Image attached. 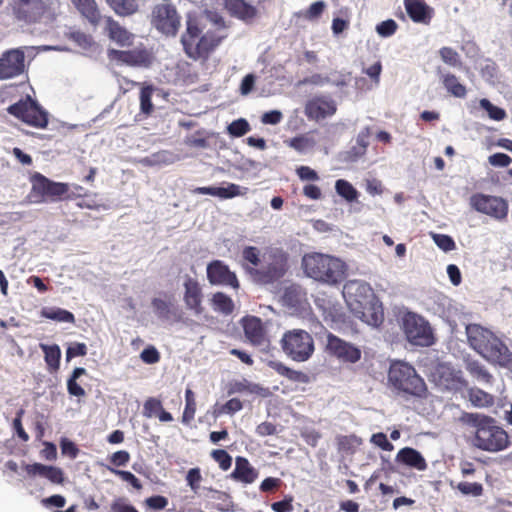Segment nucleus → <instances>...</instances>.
I'll return each mask as SVG.
<instances>
[{
    "label": "nucleus",
    "mask_w": 512,
    "mask_h": 512,
    "mask_svg": "<svg viewBox=\"0 0 512 512\" xmlns=\"http://www.w3.org/2000/svg\"><path fill=\"white\" fill-rule=\"evenodd\" d=\"M242 258L246 274L259 285L278 282L289 269V254L278 247L266 248L261 253L255 246H246L242 250Z\"/></svg>",
    "instance_id": "nucleus-1"
},
{
    "label": "nucleus",
    "mask_w": 512,
    "mask_h": 512,
    "mask_svg": "<svg viewBox=\"0 0 512 512\" xmlns=\"http://www.w3.org/2000/svg\"><path fill=\"white\" fill-rule=\"evenodd\" d=\"M461 420L475 427L473 445L483 451L499 452L506 449L509 444L507 432L494 418L479 413H463Z\"/></svg>",
    "instance_id": "nucleus-2"
},
{
    "label": "nucleus",
    "mask_w": 512,
    "mask_h": 512,
    "mask_svg": "<svg viewBox=\"0 0 512 512\" xmlns=\"http://www.w3.org/2000/svg\"><path fill=\"white\" fill-rule=\"evenodd\" d=\"M466 334L470 346L488 362L508 367L512 362V353L507 345L492 331L479 324H469Z\"/></svg>",
    "instance_id": "nucleus-3"
},
{
    "label": "nucleus",
    "mask_w": 512,
    "mask_h": 512,
    "mask_svg": "<svg viewBox=\"0 0 512 512\" xmlns=\"http://www.w3.org/2000/svg\"><path fill=\"white\" fill-rule=\"evenodd\" d=\"M302 268L309 278L334 286L345 279L347 265L337 257L313 252L303 256Z\"/></svg>",
    "instance_id": "nucleus-4"
},
{
    "label": "nucleus",
    "mask_w": 512,
    "mask_h": 512,
    "mask_svg": "<svg viewBox=\"0 0 512 512\" xmlns=\"http://www.w3.org/2000/svg\"><path fill=\"white\" fill-rule=\"evenodd\" d=\"M345 293L349 301H354L357 306L352 309L359 314V318L373 327L380 326L384 321L382 305L375 301L370 285L363 281L353 280L345 286ZM353 306V302H349Z\"/></svg>",
    "instance_id": "nucleus-5"
},
{
    "label": "nucleus",
    "mask_w": 512,
    "mask_h": 512,
    "mask_svg": "<svg viewBox=\"0 0 512 512\" xmlns=\"http://www.w3.org/2000/svg\"><path fill=\"white\" fill-rule=\"evenodd\" d=\"M388 382L398 395L405 398H424L427 394L424 379L405 361L396 360L390 364Z\"/></svg>",
    "instance_id": "nucleus-6"
},
{
    "label": "nucleus",
    "mask_w": 512,
    "mask_h": 512,
    "mask_svg": "<svg viewBox=\"0 0 512 512\" xmlns=\"http://www.w3.org/2000/svg\"><path fill=\"white\" fill-rule=\"evenodd\" d=\"M30 182L29 199L32 203L59 202L72 198L68 183L55 182L39 172L31 175Z\"/></svg>",
    "instance_id": "nucleus-7"
},
{
    "label": "nucleus",
    "mask_w": 512,
    "mask_h": 512,
    "mask_svg": "<svg viewBox=\"0 0 512 512\" xmlns=\"http://www.w3.org/2000/svg\"><path fill=\"white\" fill-rule=\"evenodd\" d=\"M280 345L284 354L296 362L309 360L315 352L312 335L303 329L286 331L280 340Z\"/></svg>",
    "instance_id": "nucleus-8"
},
{
    "label": "nucleus",
    "mask_w": 512,
    "mask_h": 512,
    "mask_svg": "<svg viewBox=\"0 0 512 512\" xmlns=\"http://www.w3.org/2000/svg\"><path fill=\"white\" fill-rule=\"evenodd\" d=\"M12 19L22 25L40 23L49 12L45 0H11L7 7Z\"/></svg>",
    "instance_id": "nucleus-9"
},
{
    "label": "nucleus",
    "mask_w": 512,
    "mask_h": 512,
    "mask_svg": "<svg viewBox=\"0 0 512 512\" xmlns=\"http://www.w3.org/2000/svg\"><path fill=\"white\" fill-rule=\"evenodd\" d=\"M7 111L29 126L43 129L48 125V113L30 96L10 105Z\"/></svg>",
    "instance_id": "nucleus-10"
},
{
    "label": "nucleus",
    "mask_w": 512,
    "mask_h": 512,
    "mask_svg": "<svg viewBox=\"0 0 512 512\" xmlns=\"http://www.w3.org/2000/svg\"><path fill=\"white\" fill-rule=\"evenodd\" d=\"M402 328L407 340L415 346L428 347L434 344V335L429 323L421 316L408 312L403 317Z\"/></svg>",
    "instance_id": "nucleus-11"
},
{
    "label": "nucleus",
    "mask_w": 512,
    "mask_h": 512,
    "mask_svg": "<svg viewBox=\"0 0 512 512\" xmlns=\"http://www.w3.org/2000/svg\"><path fill=\"white\" fill-rule=\"evenodd\" d=\"M152 24L161 33L175 36L180 28V16L174 5L164 1L154 7Z\"/></svg>",
    "instance_id": "nucleus-12"
},
{
    "label": "nucleus",
    "mask_w": 512,
    "mask_h": 512,
    "mask_svg": "<svg viewBox=\"0 0 512 512\" xmlns=\"http://www.w3.org/2000/svg\"><path fill=\"white\" fill-rule=\"evenodd\" d=\"M470 205L477 212L497 220H503L508 215V202L502 197L476 193L470 197Z\"/></svg>",
    "instance_id": "nucleus-13"
},
{
    "label": "nucleus",
    "mask_w": 512,
    "mask_h": 512,
    "mask_svg": "<svg viewBox=\"0 0 512 512\" xmlns=\"http://www.w3.org/2000/svg\"><path fill=\"white\" fill-rule=\"evenodd\" d=\"M26 47L12 48L0 55V80H8L22 75L26 70Z\"/></svg>",
    "instance_id": "nucleus-14"
},
{
    "label": "nucleus",
    "mask_w": 512,
    "mask_h": 512,
    "mask_svg": "<svg viewBox=\"0 0 512 512\" xmlns=\"http://www.w3.org/2000/svg\"><path fill=\"white\" fill-rule=\"evenodd\" d=\"M325 350L329 355L343 362L356 363L361 358V350L358 347L330 332L327 334Z\"/></svg>",
    "instance_id": "nucleus-15"
},
{
    "label": "nucleus",
    "mask_w": 512,
    "mask_h": 512,
    "mask_svg": "<svg viewBox=\"0 0 512 512\" xmlns=\"http://www.w3.org/2000/svg\"><path fill=\"white\" fill-rule=\"evenodd\" d=\"M220 43L221 37L214 32H207L193 44L188 43L184 51L193 60H207Z\"/></svg>",
    "instance_id": "nucleus-16"
},
{
    "label": "nucleus",
    "mask_w": 512,
    "mask_h": 512,
    "mask_svg": "<svg viewBox=\"0 0 512 512\" xmlns=\"http://www.w3.org/2000/svg\"><path fill=\"white\" fill-rule=\"evenodd\" d=\"M207 279L212 285L240 287L236 274L221 260H213L207 265Z\"/></svg>",
    "instance_id": "nucleus-17"
},
{
    "label": "nucleus",
    "mask_w": 512,
    "mask_h": 512,
    "mask_svg": "<svg viewBox=\"0 0 512 512\" xmlns=\"http://www.w3.org/2000/svg\"><path fill=\"white\" fill-rule=\"evenodd\" d=\"M337 105L328 96H315L305 104L304 112L308 119L319 121L336 113Z\"/></svg>",
    "instance_id": "nucleus-18"
},
{
    "label": "nucleus",
    "mask_w": 512,
    "mask_h": 512,
    "mask_svg": "<svg viewBox=\"0 0 512 512\" xmlns=\"http://www.w3.org/2000/svg\"><path fill=\"white\" fill-rule=\"evenodd\" d=\"M184 295L183 301L188 310L195 315H201L204 312L202 287L197 279L186 276L183 283Z\"/></svg>",
    "instance_id": "nucleus-19"
},
{
    "label": "nucleus",
    "mask_w": 512,
    "mask_h": 512,
    "mask_svg": "<svg viewBox=\"0 0 512 512\" xmlns=\"http://www.w3.org/2000/svg\"><path fill=\"white\" fill-rule=\"evenodd\" d=\"M245 337L254 346H267L269 339L262 320L256 316H246L242 319Z\"/></svg>",
    "instance_id": "nucleus-20"
},
{
    "label": "nucleus",
    "mask_w": 512,
    "mask_h": 512,
    "mask_svg": "<svg viewBox=\"0 0 512 512\" xmlns=\"http://www.w3.org/2000/svg\"><path fill=\"white\" fill-rule=\"evenodd\" d=\"M109 55L130 66H143L148 67L153 61L152 54L146 49H133V50H110Z\"/></svg>",
    "instance_id": "nucleus-21"
},
{
    "label": "nucleus",
    "mask_w": 512,
    "mask_h": 512,
    "mask_svg": "<svg viewBox=\"0 0 512 512\" xmlns=\"http://www.w3.org/2000/svg\"><path fill=\"white\" fill-rule=\"evenodd\" d=\"M404 6L413 22L424 25L430 24L434 10L424 0H404Z\"/></svg>",
    "instance_id": "nucleus-22"
},
{
    "label": "nucleus",
    "mask_w": 512,
    "mask_h": 512,
    "mask_svg": "<svg viewBox=\"0 0 512 512\" xmlns=\"http://www.w3.org/2000/svg\"><path fill=\"white\" fill-rule=\"evenodd\" d=\"M24 469L30 477L40 476L54 484H62L64 482V473L59 467L33 463L25 465Z\"/></svg>",
    "instance_id": "nucleus-23"
},
{
    "label": "nucleus",
    "mask_w": 512,
    "mask_h": 512,
    "mask_svg": "<svg viewBox=\"0 0 512 512\" xmlns=\"http://www.w3.org/2000/svg\"><path fill=\"white\" fill-rule=\"evenodd\" d=\"M194 194L211 195L221 199H231L237 196H243L247 192V188H241L234 183H228L226 187H196Z\"/></svg>",
    "instance_id": "nucleus-24"
},
{
    "label": "nucleus",
    "mask_w": 512,
    "mask_h": 512,
    "mask_svg": "<svg viewBox=\"0 0 512 512\" xmlns=\"http://www.w3.org/2000/svg\"><path fill=\"white\" fill-rule=\"evenodd\" d=\"M258 471L250 464L247 458L238 456L231 478L244 484H251L258 478Z\"/></svg>",
    "instance_id": "nucleus-25"
},
{
    "label": "nucleus",
    "mask_w": 512,
    "mask_h": 512,
    "mask_svg": "<svg viewBox=\"0 0 512 512\" xmlns=\"http://www.w3.org/2000/svg\"><path fill=\"white\" fill-rule=\"evenodd\" d=\"M80 15L92 26L96 27L102 19L98 4L95 0H70Z\"/></svg>",
    "instance_id": "nucleus-26"
},
{
    "label": "nucleus",
    "mask_w": 512,
    "mask_h": 512,
    "mask_svg": "<svg viewBox=\"0 0 512 512\" xmlns=\"http://www.w3.org/2000/svg\"><path fill=\"white\" fill-rule=\"evenodd\" d=\"M396 461L418 471L427 469V462L422 454L414 448L404 447L396 455Z\"/></svg>",
    "instance_id": "nucleus-27"
},
{
    "label": "nucleus",
    "mask_w": 512,
    "mask_h": 512,
    "mask_svg": "<svg viewBox=\"0 0 512 512\" xmlns=\"http://www.w3.org/2000/svg\"><path fill=\"white\" fill-rule=\"evenodd\" d=\"M106 32L109 38L119 46H129L132 44L133 35L121 26L112 17H106Z\"/></svg>",
    "instance_id": "nucleus-28"
},
{
    "label": "nucleus",
    "mask_w": 512,
    "mask_h": 512,
    "mask_svg": "<svg viewBox=\"0 0 512 512\" xmlns=\"http://www.w3.org/2000/svg\"><path fill=\"white\" fill-rule=\"evenodd\" d=\"M225 9L231 16L244 21L253 19L257 14L256 8L244 0H225Z\"/></svg>",
    "instance_id": "nucleus-29"
},
{
    "label": "nucleus",
    "mask_w": 512,
    "mask_h": 512,
    "mask_svg": "<svg viewBox=\"0 0 512 512\" xmlns=\"http://www.w3.org/2000/svg\"><path fill=\"white\" fill-rule=\"evenodd\" d=\"M437 73L440 77L441 83L446 91L453 97L465 98L467 95V89L463 85L459 78L450 72H442L440 68L437 69Z\"/></svg>",
    "instance_id": "nucleus-30"
},
{
    "label": "nucleus",
    "mask_w": 512,
    "mask_h": 512,
    "mask_svg": "<svg viewBox=\"0 0 512 512\" xmlns=\"http://www.w3.org/2000/svg\"><path fill=\"white\" fill-rule=\"evenodd\" d=\"M269 367L272 368L275 372H277L279 375L287 378L288 380L292 382L297 383H308L310 381L309 376L302 372L294 370L288 366H286L284 363L279 361H270Z\"/></svg>",
    "instance_id": "nucleus-31"
},
{
    "label": "nucleus",
    "mask_w": 512,
    "mask_h": 512,
    "mask_svg": "<svg viewBox=\"0 0 512 512\" xmlns=\"http://www.w3.org/2000/svg\"><path fill=\"white\" fill-rule=\"evenodd\" d=\"M212 309L224 316L231 315L235 310L234 301L224 292H215L210 298Z\"/></svg>",
    "instance_id": "nucleus-32"
},
{
    "label": "nucleus",
    "mask_w": 512,
    "mask_h": 512,
    "mask_svg": "<svg viewBox=\"0 0 512 512\" xmlns=\"http://www.w3.org/2000/svg\"><path fill=\"white\" fill-rule=\"evenodd\" d=\"M44 359L50 372H56L60 367L61 350L57 344H40Z\"/></svg>",
    "instance_id": "nucleus-33"
},
{
    "label": "nucleus",
    "mask_w": 512,
    "mask_h": 512,
    "mask_svg": "<svg viewBox=\"0 0 512 512\" xmlns=\"http://www.w3.org/2000/svg\"><path fill=\"white\" fill-rule=\"evenodd\" d=\"M106 2L119 16H129L138 11L136 0H106Z\"/></svg>",
    "instance_id": "nucleus-34"
},
{
    "label": "nucleus",
    "mask_w": 512,
    "mask_h": 512,
    "mask_svg": "<svg viewBox=\"0 0 512 512\" xmlns=\"http://www.w3.org/2000/svg\"><path fill=\"white\" fill-rule=\"evenodd\" d=\"M466 370L477 381L484 384H491L493 381L492 374L478 361H469Z\"/></svg>",
    "instance_id": "nucleus-35"
},
{
    "label": "nucleus",
    "mask_w": 512,
    "mask_h": 512,
    "mask_svg": "<svg viewBox=\"0 0 512 512\" xmlns=\"http://www.w3.org/2000/svg\"><path fill=\"white\" fill-rule=\"evenodd\" d=\"M41 315L57 322L75 323L74 314L62 308H43Z\"/></svg>",
    "instance_id": "nucleus-36"
},
{
    "label": "nucleus",
    "mask_w": 512,
    "mask_h": 512,
    "mask_svg": "<svg viewBox=\"0 0 512 512\" xmlns=\"http://www.w3.org/2000/svg\"><path fill=\"white\" fill-rule=\"evenodd\" d=\"M285 143L295 151L299 153H305L307 150H310L315 147L316 141L309 137L307 134H301L295 136L289 140H286Z\"/></svg>",
    "instance_id": "nucleus-37"
},
{
    "label": "nucleus",
    "mask_w": 512,
    "mask_h": 512,
    "mask_svg": "<svg viewBox=\"0 0 512 512\" xmlns=\"http://www.w3.org/2000/svg\"><path fill=\"white\" fill-rule=\"evenodd\" d=\"M468 397L470 402L476 407H489L494 403L493 396L479 388L469 389Z\"/></svg>",
    "instance_id": "nucleus-38"
},
{
    "label": "nucleus",
    "mask_w": 512,
    "mask_h": 512,
    "mask_svg": "<svg viewBox=\"0 0 512 512\" xmlns=\"http://www.w3.org/2000/svg\"><path fill=\"white\" fill-rule=\"evenodd\" d=\"M155 88L152 85H146L141 88L139 99H140V111L145 116H150L154 111V105L152 103V95Z\"/></svg>",
    "instance_id": "nucleus-39"
},
{
    "label": "nucleus",
    "mask_w": 512,
    "mask_h": 512,
    "mask_svg": "<svg viewBox=\"0 0 512 512\" xmlns=\"http://www.w3.org/2000/svg\"><path fill=\"white\" fill-rule=\"evenodd\" d=\"M196 412V399L195 394L191 389L185 391V408L182 414V423L189 425L195 417Z\"/></svg>",
    "instance_id": "nucleus-40"
},
{
    "label": "nucleus",
    "mask_w": 512,
    "mask_h": 512,
    "mask_svg": "<svg viewBox=\"0 0 512 512\" xmlns=\"http://www.w3.org/2000/svg\"><path fill=\"white\" fill-rule=\"evenodd\" d=\"M84 374H86V370L82 367H77L73 370L67 381V390L70 395L76 397H83L85 395V390L77 383V379Z\"/></svg>",
    "instance_id": "nucleus-41"
},
{
    "label": "nucleus",
    "mask_w": 512,
    "mask_h": 512,
    "mask_svg": "<svg viewBox=\"0 0 512 512\" xmlns=\"http://www.w3.org/2000/svg\"><path fill=\"white\" fill-rule=\"evenodd\" d=\"M361 443V439L356 435H339L336 437L337 448L340 452H352Z\"/></svg>",
    "instance_id": "nucleus-42"
},
{
    "label": "nucleus",
    "mask_w": 512,
    "mask_h": 512,
    "mask_svg": "<svg viewBox=\"0 0 512 512\" xmlns=\"http://www.w3.org/2000/svg\"><path fill=\"white\" fill-rule=\"evenodd\" d=\"M243 408L242 402L238 398H232L221 406H215L213 410L214 417H219L223 414H234Z\"/></svg>",
    "instance_id": "nucleus-43"
},
{
    "label": "nucleus",
    "mask_w": 512,
    "mask_h": 512,
    "mask_svg": "<svg viewBox=\"0 0 512 512\" xmlns=\"http://www.w3.org/2000/svg\"><path fill=\"white\" fill-rule=\"evenodd\" d=\"M201 29L198 27L195 21L189 20L187 21L186 32L181 37V42L184 50L187 47V44H193L196 42L201 36Z\"/></svg>",
    "instance_id": "nucleus-44"
},
{
    "label": "nucleus",
    "mask_w": 512,
    "mask_h": 512,
    "mask_svg": "<svg viewBox=\"0 0 512 512\" xmlns=\"http://www.w3.org/2000/svg\"><path fill=\"white\" fill-rule=\"evenodd\" d=\"M68 38L73 41L80 48L88 50L94 45V39L90 34L83 31L75 30L68 34Z\"/></svg>",
    "instance_id": "nucleus-45"
},
{
    "label": "nucleus",
    "mask_w": 512,
    "mask_h": 512,
    "mask_svg": "<svg viewBox=\"0 0 512 512\" xmlns=\"http://www.w3.org/2000/svg\"><path fill=\"white\" fill-rule=\"evenodd\" d=\"M151 305L159 318L168 319L172 312L173 304L162 298H153Z\"/></svg>",
    "instance_id": "nucleus-46"
},
{
    "label": "nucleus",
    "mask_w": 512,
    "mask_h": 512,
    "mask_svg": "<svg viewBox=\"0 0 512 512\" xmlns=\"http://www.w3.org/2000/svg\"><path fill=\"white\" fill-rule=\"evenodd\" d=\"M335 188L337 193L347 201H354L357 198V190L352 186L351 183L344 179L336 181Z\"/></svg>",
    "instance_id": "nucleus-47"
},
{
    "label": "nucleus",
    "mask_w": 512,
    "mask_h": 512,
    "mask_svg": "<svg viewBox=\"0 0 512 512\" xmlns=\"http://www.w3.org/2000/svg\"><path fill=\"white\" fill-rule=\"evenodd\" d=\"M325 3L323 1H316L312 3L308 9L299 12L298 16L308 21H314L320 18L325 10Z\"/></svg>",
    "instance_id": "nucleus-48"
},
{
    "label": "nucleus",
    "mask_w": 512,
    "mask_h": 512,
    "mask_svg": "<svg viewBox=\"0 0 512 512\" xmlns=\"http://www.w3.org/2000/svg\"><path fill=\"white\" fill-rule=\"evenodd\" d=\"M442 61L451 67H461L462 61L459 53L451 47H442L439 50Z\"/></svg>",
    "instance_id": "nucleus-49"
},
{
    "label": "nucleus",
    "mask_w": 512,
    "mask_h": 512,
    "mask_svg": "<svg viewBox=\"0 0 512 512\" xmlns=\"http://www.w3.org/2000/svg\"><path fill=\"white\" fill-rule=\"evenodd\" d=\"M263 388L260 387L257 384H251L247 380L243 381H236L233 384H231L228 394H234V393H243V392H249V393H256L259 394L260 391H262Z\"/></svg>",
    "instance_id": "nucleus-50"
},
{
    "label": "nucleus",
    "mask_w": 512,
    "mask_h": 512,
    "mask_svg": "<svg viewBox=\"0 0 512 512\" xmlns=\"http://www.w3.org/2000/svg\"><path fill=\"white\" fill-rule=\"evenodd\" d=\"M251 130L249 122L244 118H239L230 123L227 127L228 133L233 137H242Z\"/></svg>",
    "instance_id": "nucleus-51"
},
{
    "label": "nucleus",
    "mask_w": 512,
    "mask_h": 512,
    "mask_svg": "<svg viewBox=\"0 0 512 512\" xmlns=\"http://www.w3.org/2000/svg\"><path fill=\"white\" fill-rule=\"evenodd\" d=\"M163 409V405L160 399L149 397L143 405V415L147 418L157 416L158 413Z\"/></svg>",
    "instance_id": "nucleus-52"
},
{
    "label": "nucleus",
    "mask_w": 512,
    "mask_h": 512,
    "mask_svg": "<svg viewBox=\"0 0 512 512\" xmlns=\"http://www.w3.org/2000/svg\"><path fill=\"white\" fill-rule=\"evenodd\" d=\"M481 107L484 108L489 117L496 121H501L506 117V111L500 107L493 105L489 100L482 99L480 101Z\"/></svg>",
    "instance_id": "nucleus-53"
},
{
    "label": "nucleus",
    "mask_w": 512,
    "mask_h": 512,
    "mask_svg": "<svg viewBox=\"0 0 512 512\" xmlns=\"http://www.w3.org/2000/svg\"><path fill=\"white\" fill-rule=\"evenodd\" d=\"M211 457L219 464V467L227 471L232 465V457L226 450L216 449L211 452Z\"/></svg>",
    "instance_id": "nucleus-54"
},
{
    "label": "nucleus",
    "mask_w": 512,
    "mask_h": 512,
    "mask_svg": "<svg viewBox=\"0 0 512 512\" xmlns=\"http://www.w3.org/2000/svg\"><path fill=\"white\" fill-rule=\"evenodd\" d=\"M457 489L463 495H472L475 497L481 496L483 493V486L478 482H460L457 485Z\"/></svg>",
    "instance_id": "nucleus-55"
},
{
    "label": "nucleus",
    "mask_w": 512,
    "mask_h": 512,
    "mask_svg": "<svg viewBox=\"0 0 512 512\" xmlns=\"http://www.w3.org/2000/svg\"><path fill=\"white\" fill-rule=\"evenodd\" d=\"M432 238L435 244L443 251L448 252L456 248L455 241L453 238L446 234H433Z\"/></svg>",
    "instance_id": "nucleus-56"
},
{
    "label": "nucleus",
    "mask_w": 512,
    "mask_h": 512,
    "mask_svg": "<svg viewBox=\"0 0 512 512\" xmlns=\"http://www.w3.org/2000/svg\"><path fill=\"white\" fill-rule=\"evenodd\" d=\"M351 81V73H343L335 71L331 73L330 77H326V82L336 87H345Z\"/></svg>",
    "instance_id": "nucleus-57"
},
{
    "label": "nucleus",
    "mask_w": 512,
    "mask_h": 512,
    "mask_svg": "<svg viewBox=\"0 0 512 512\" xmlns=\"http://www.w3.org/2000/svg\"><path fill=\"white\" fill-rule=\"evenodd\" d=\"M109 470L115 475H118L123 481L128 482L133 488L137 490L142 488L140 480L130 471L118 470L115 468H109Z\"/></svg>",
    "instance_id": "nucleus-58"
},
{
    "label": "nucleus",
    "mask_w": 512,
    "mask_h": 512,
    "mask_svg": "<svg viewBox=\"0 0 512 512\" xmlns=\"http://www.w3.org/2000/svg\"><path fill=\"white\" fill-rule=\"evenodd\" d=\"M398 25L393 19L382 21L376 26V31L381 37H390L397 31Z\"/></svg>",
    "instance_id": "nucleus-59"
},
{
    "label": "nucleus",
    "mask_w": 512,
    "mask_h": 512,
    "mask_svg": "<svg viewBox=\"0 0 512 512\" xmlns=\"http://www.w3.org/2000/svg\"><path fill=\"white\" fill-rule=\"evenodd\" d=\"M140 358L146 364H155L160 361V353L154 346L150 345L140 353Z\"/></svg>",
    "instance_id": "nucleus-60"
},
{
    "label": "nucleus",
    "mask_w": 512,
    "mask_h": 512,
    "mask_svg": "<svg viewBox=\"0 0 512 512\" xmlns=\"http://www.w3.org/2000/svg\"><path fill=\"white\" fill-rule=\"evenodd\" d=\"M488 162L494 167H507L511 164L512 158L505 153H495L488 157Z\"/></svg>",
    "instance_id": "nucleus-61"
},
{
    "label": "nucleus",
    "mask_w": 512,
    "mask_h": 512,
    "mask_svg": "<svg viewBox=\"0 0 512 512\" xmlns=\"http://www.w3.org/2000/svg\"><path fill=\"white\" fill-rule=\"evenodd\" d=\"M145 505L153 510H163L168 505V499L161 495H155L145 500Z\"/></svg>",
    "instance_id": "nucleus-62"
},
{
    "label": "nucleus",
    "mask_w": 512,
    "mask_h": 512,
    "mask_svg": "<svg viewBox=\"0 0 512 512\" xmlns=\"http://www.w3.org/2000/svg\"><path fill=\"white\" fill-rule=\"evenodd\" d=\"M87 354V346L85 343L76 342L70 345L66 350V358L70 360L74 357L85 356Z\"/></svg>",
    "instance_id": "nucleus-63"
},
{
    "label": "nucleus",
    "mask_w": 512,
    "mask_h": 512,
    "mask_svg": "<svg viewBox=\"0 0 512 512\" xmlns=\"http://www.w3.org/2000/svg\"><path fill=\"white\" fill-rule=\"evenodd\" d=\"M112 512H139L133 505L127 504L123 499H116L111 504Z\"/></svg>",
    "instance_id": "nucleus-64"
}]
</instances>
